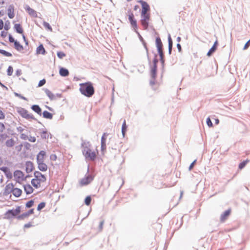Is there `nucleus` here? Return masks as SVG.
Listing matches in <instances>:
<instances>
[{
    "label": "nucleus",
    "instance_id": "1",
    "mask_svg": "<svg viewBox=\"0 0 250 250\" xmlns=\"http://www.w3.org/2000/svg\"><path fill=\"white\" fill-rule=\"evenodd\" d=\"M46 177L40 171H36L34 173V178L32 179L31 183L34 188L38 189L45 182Z\"/></svg>",
    "mask_w": 250,
    "mask_h": 250
},
{
    "label": "nucleus",
    "instance_id": "2",
    "mask_svg": "<svg viewBox=\"0 0 250 250\" xmlns=\"http://www.w3.org/2000/svg\"><path fill=\"white\" fill-rule=\"evenodd\" d=\"M80 91L85 96L91 97L94 94L95 89L91 82H86L80 84Z\"/></svg>",
    "mask_w": 250,
    "mask_h": 250
},
{
    "label": "nucleus",
    "instance_id": "3",
    "mask_svg": "<svg viewBox=\"0 0 250 250\" xmlns=\"http://www.w3.org/2000/svg\"><path fill=\"white\" fill-rule=\"evenodd\" d=\"M21 207L17 206L15 209L8 210L4 214V218L10 219L19 215L21 212Z\"/></svg>",
    "mask_w": 250,
    "mask_h": 250
},
{
    "label": "nucleus",
    "instance_id": "4",
    "mask_svg": "<svg viewBox=\"0 0 250 250\" xmlns=\"http://www.w3.org/2000/svg\"><path fill=\"white\" fill-rule=\"evenodd\" d=\"M98 153V152L97 150L96 151H93L88 147L84 148L83 151V154L85 156V158L89 159L90 160H95Z\"/></svg>",
    "mask_w": 250,
    "mask_h": 250
},
{
    "label": "nucleus",
    "instance_id": "5",
    "mask_svg": "<svg viewBox=\"0 0 250 250\" xmlns=\"http://www.w3.org/2000/svg\"><path fill=\"white\" fill-rule=\"evenodd\" d=\"M14 180L18 183H21L24 181L26 179V176L21 170H16L13 174Z\"/></svg>",
    "mask_w": 250,
    "mask_h": 250
},
{
    "label": "nucleus",
    "instance_id": "6",
    "mask_svg": "<svg viewBox=\"0 0 250 250\" xmlns=\"http://www.w3.org/2000/svg\"><path fill=\"white\" fill-rule=\"evenodd\" d=\"M141 23L143 26L144 29L146 30L150 21V15H141Z\"/></svg>",
    "mask_w": 250,
    "mask_h": 250
},
{
    "label": "nucleus",
    "instance_id": "7",
    "mask_svg": "<svg viewBox=\"0 0 250 250\" xmlns=\"http://www.w3.org/2000/svg\"><path fill=\"white\" fill-rule=\"evenodd\" d=\"M128 20L129 21V22L132 27V28L134 29V30L136 31V30L138 29L137 27V21L135 20L134 18V16L133 13L131 11V10H129L128 11Z\"/></svg>",
    "mask_w": 250,
    "mask_h": 250
},
{
    "label": "nucleus",
    "instance_id": "8",
    "mask_svg": "<svg viewBox=\"0 0 250 250\" xmlns=\"http://www.w3.org/2000/svg\"><path fill=\"white\" fill-rule=\"evenodd\" d=\"M138 2L142 5V9L141 15H150V13L149 12L150 11V7L147 2L142 0H140L138 1Z\"/></svg>",
    "mask_w": 250,
    "mask_h": 250
},
{
    "label": "nucleus",
    "instance_id": "9",
    "mask_svg": "<svg viewBox=\"0 0 250 250\" xmlns=\"http://www.w3.org/2000/svg\"><path fill=\"white\" fill-rule=\"evenodd\" d=\"M20 114L22 117L27 119H34L33 115L29 114L26 110L22 109L20 111Z\"/></svg>",
    "mask_w": 250,
    "mask_h": 250
},
{
    "label": "nucleus",
    "instance_id": "10",
    "mask_svg": "<svg viewBox=\"0 0 250 250\" xmlns=\"http://www.w3.org/2000/svg\"><path fill=\"white\" fill-rule=\"evenodd\" d=\"M15 188L14 185L13 183H9L7 184L4 188V193L9 194L12 193Z\"/></svg>",
    "mask_w": 250,
    "mask_h": 250
},
{
    "label": "nucleus",
    "instance_id": "11",
    "mask_svg": "<svg viewBox=\"0 0 250 250\" xmlns=\"http://www.w3.org/2000/svg\"><path fill=\"white\" fill-rule=\"evenodd\" d=\"M108 134L106 133H104L101 138V150L104 151L106 149V137Z\"/></svg>",
    "mask_w": 250,
    "mask_h": 250
},
{
    "label": "nucleus",
    "instance_id": "12",
    "mask_svg": "<svg viewBox=\"0 0 250 250\" xmlns=\"http://www.w3.org/2000/svg\"><path fill=\"white\" fill-rule=\"evenodd\" d=\"M46 155L45 151H41L37 156V162H44Z\"/></svg>",
    "mask_w": 250,
    "mask_h": 250
},
{
    "label": "nucleus",
    "instance_id": "13",
    "mask_svg": "<svg viewBox=\"0 0 250 250\" xmlns=\"http://www.w3.org/2000/svg\"><path fill=\"white\" fill-rule=\"evenodd\" d=\"M24 190L26 194H31L34 192V188L29 184L23 186Z\"/></svg>",
    "mask_w": 250,
    "mask_h": 250
},
{
    "label": "nucleus",
    "instance_id": "14",
    "mask_svg": "<svg viewBox=\"0 0 250 250\" xmlns=\"http://www.w3.org/2000/svg\"><path fill=\"white\" fill-rule=\"evenodd\" d=\"M38 167L42 171H46L48 169L47 165L44 162H37Z\"/></svg>",
    "mask_w": 250,
    "mask_h": 250
},
{
    "label": "nucleus",
    "instance_id": "15",
    "mask_svg": "<svg viewBox=\"0 0 250 250\" xmlns=\"http://www.w3.org/2000/svg\"><path fill=\"white\" fill-rule=\"evenodd\" d=\"M230 212H231V209H229L226 210L223 214H222L220 216L221 221L222 222H224L227 219V218L229 217V216L230 215Z\"/></svg>",
    "mask_w": 250,
    "mask_h": 250
},
{
    "label": "nucleus",
    "instance_id": "16",
    "mask_svg": "<svg viewBox=\"0 0 250 250\" xmlns=\"http://www.w3.org/2000/svg\"><path fill=\"white\" fill-rule=\"evenodd\" d=\"M92 180V178L91 176H87L86 177H85L81 180L80 184L82 186L87 185L90 183Z\"/></svg>",
    "mask_w": 250,
    "mask_h": 250
},
{
    "label": "nucleus",
    "instance_id": "17",
    "mask_svg": "<svg viewBox=\"0 0 250 250\" xmlns=\"http://www.w3.org/2000/svg\"><path fill=\"white\" fill-rule=\"evenodd\" d=\"M7 14L9 18L12 19L14 17V7L13 5H10L7 10Z\"/></svg>",
    "mask_w": 250,
    "mask_h": 250
},
{
    "label": "nucleus",
    "instance_id": "18",
    "mask_svg": "<svg viewBox=\"0 0 250 250\" xmlns=\"http://www.w3.org/2000/svg\"><path fill=\"white\" fill-rule=\"evenodd\" d=\"M26 171L27 172L29 173L33 171L34 169L33 164L31 162H27L26 163Z\"/></svg>",
    "mask_w": 250,
    "mask_h": 250
},
{
    "label": "nucleus",
    "instance_id": "19",
    "mask_svg": "<svg viewBox=\"0 0 250 250\" xmlns=\"http://www.w3.org/2000/svg\"><path fill=\"white\" fill-rule=\"evenodd\" d=\"M22 192V191L21 189L17 188H15L12 192V194L15 197H19L20 196H21Z\"/></svg>",
    "mask_w": 250,
    "mask_h": 250
},
{
    "label": "nucleus",
    "instance_id": "20",
    "mask_svg": "<svg viewBox=\"0 0 250 250\" xmlns=\"http://www.w3.org/2000/svg\"><path fill=\"white\" fill-rule=\"evenodd\" d=\"M59 73L62 76L66 77L69 75V71L67 69L62 67L60 68Z\"/></svg>",
    "mask_w": 250,
    "mask_h": 250
},
{
    "label": "nucleus",
    "instance_id": "21",
    "mask_svg": "<svg viewBox=\"0 0 250 250\" xmlns=\"http://www.w3.org/2000/svg\"><path fill=\"white\" fill-rule=\"evenodd\" d=\"M37 54H44L45 52V49L43 47V46L42 44L40 45L37 48L36 50Z\"/></svg>",
    "mask_w": 250,
    "mask_h": 250
},
{
    "label": "nucleus",
    "instance_id": "22",
    "mask_svg": "<svg viewBox=\"0 0 250 250\" xmlns=\"http://www.w3.org/2000/svg\"><path fill=\"white\" fill-rule=\"evenodd\" d=\"M31 108H32V110H34L35 112H36L38 114L41 115L42 109L39 105H32Z\"/></svg>",
    "mask_w": 250,
    "mask_h": 250
},
{
    "label": "nucleus",
    "instance_id": "23",
    "mask_svg": "<svg viewBox=\"0 0 250 250\" xmlns=\"http://www.w3.org/2000/svg\"><path fill=\"white\" fill-rule=\"evenodd\" d=\"M156 72H157V66L156 64L154 65V66L152 68L151 70V76L153 79H155L156 77Z\"/></svg>",
    "mask_w": 250,
    "mask_h": 250
},
{
    "label": "nucleus",
    "instance_id": "24",
    "mask_svg": "<svg viewBox=\"0 0 250 250\" xmlns=\"http://www.w3.org/2000/svg\"><path fill=\"white\" fill-rule=\"evenodd\" d=\"M14 28L18 33H19L20 34L23 33V30L22 27H21V24H15L14 25Z\"/></svg>",
    "mask_w": 250,
    "mask_h": 250
},
{
    "label": "nucleus",
    "instance_id": "25",
    "mask_svg": "<svg viewBox=\"0 0 250 250\" xmlns=\"http://www.w3.org/2000/svg\"><path fill=\"white\" fill-rule=\"evenodd\" d=\"M26 10L28 12L29 14L31 16L33 17L37 16L36 12L34 9L30 8L29 6H27Z\"/></svg>",
    "mask_w": 250,
    "mask_h": 250
},
{
    "label": "nucleus",
    "instance_id": "26",
    "mask_svg": "<svg viewBox=\"0 0 250 250\" xmlns=\"http://www.w3.org/2000/svg\"><path fill=\"white\" fill-rule=\"evenodd\" d=\"M43 117L44 118L52 119L53 118V115L47 111H44L42 113Z\"/></svg>",
    "mask_w": 250,
    "mask_h": 250
},
{
    "label": "nucleus",
    "instance_id": "27",
    "mask_svg": "<svg viewBox=\"0 0 250 250\" xmlns=\"http://www.w3.org/2000/svg\"><path fill=\"white\" fill-rule=\"evenodd\" d=\"M127 130V125H126V121L124 120V122L122 126V133L123 134V136L124 137L125 136V134Z\"/></svg>",
    "mask_w": 250,
    "mask_h": 250
},
{
    "label": "nucleus",
    "instance_id": "28",
    "mask_svg": "<svg viewBox=\"0 0 250 250\" xmlns=\"http://www.w3.org/2000/svg\"><path fill=\"white\" fill-rule=\"evenodd\" d=\"M156 44L158 49L162 48L163 44L161 42V39L159 37H157L156 38Z\"/></svg>",
    "mask_w": 250,
    "mask_h": 250
},
{
    "label": "nucleus",
    "instance_id": "29",
    "mask_svg": "<svg viewBox=\"0 0 250 250\" xmlns=\"http://www.w3.org/2000/svg\"><path fill=\"white\" fill-rule=\"evenodd\" d=\"M15 48L18 51H21L23 49L22 45H21L19 42L15 41L14 43Z\"/></svg>",
    "mask_w": 250,
    "mask_h": 250
},
{
    "label": "nucleus",
    "instance_id": "30",
    "mask_svg": "<svg viewBox=\"0 0 250 250\" xmlns=\"http://www.w3.org/2000/svg\"><path fill=\"white\" fill-rule=\"evenodd\" d=\"M5 144L7 147H12L14 145L15 142L13 139H10L6 141Z\"/></svg>",
    "mask_w": 250,
    "mask_h": 250
},
{
    "label": "nucleus",
    "instance_id": "31",
    "mask_svg": "<svg viewBox=\"0 0 250 250\" xmlns=\"http://www.w3.org/2000/svg\"><path fill=\"white\" fill-rule=\"evenodd\" d=\"M43 25L44 26V27L49 30V31H51L52 32V27H51V26L50 25L49 23L46 22V21H43Z\"/></svg>",
    "mask_w": 250,
    "mask_h": 250
},
{
    "label": "nucleus",
    "instance_id": "32",
    "mask_svg": "<svg viewBox=\"0 0 250 250\" xmlns=\"http://www.w3.org/2000/svg\"><path fill=\"white\" fill-rule=\"evenodd\" d=\"M45 93L50 99H53L55 97L53 93L48 89L45 90Z\"/></svg>",
    "mask_w": 250,
    "mask_h": 250
},
{
    "label": "nucleus",
    "instance_id": "33",
    "mask_svg": "<svg viewBox=\"0 0 250 250\" xmlns=\"http://www.w3.org/2000/svg\"><path fill=\"white\" fill-rule=\"evenodd\" d=\"M41 136L42 139H46L49 137V134L46 131H43L42 132Z\"/></svg>",
    "mask_w": 250,
    "mask_h": 250
},
{
    "label": "nucleus",
    "instance_id": "34",
    "mask_svg": "<svg viewBox=\"0 0 250 250\" xmlns=\"http://www.w3.org/2000/svg\"><path fill=\"white\" fill-rule=\"evenodd\" d=\"M0 53L6 57H11L12 54L4 50L0 49Z\"/></svg>",
    "mask_w": 250,
    "mask_h": 250
},
{
    "label": "nucleus",
    "instance_id": "35",
    "mask_svg": "<svg viewBox=\"0 0 250 250\" xmlns=\"http://www.w3.org/2000/svg\"><path fill=\"white\" fill-rule=\"evenodd\" d=\"M249 161H250V160L247 159V160L243 161V162L240 163L239 165V169H242L243 168H244L245 167V166L246 165V164Z\"/></svg>",
    "mask_w": 250,
    "mask_h": 250
},
{
    "label": "nucleus",
    "instance_id": "36",
    "mask_svg": "<svg viewBox=\"0 0 250 250\" xmlns=\"http://www.w3.org/2000/svg\"><path fill=\"white\" fill-rule=\"evenodd\" d=\"M45 205L46 203L44 202L40 203L38 206L37 210L40 211L45 207Z\"/></svg>",
    "mask_w": 250,
    "mask_h": 250
},
{
    "label": "nucleus",
    "instance_id": "37",
    "mask_svg": "<svg viewBox=\"0 0 250 250\" xmlns=\"http://www.w3.org/2000/svg\"><path fill=\"white\" fill-rule=\"evenodd\" d=\"M217 49V48L215 46H212V47L209 49L208 52L207 53V55L208 56H211V55L215 52V51Z\"/></svg>",
    "mask_w": 250,
    "mask_h": 250
},
{
    "label": "nucleus",
    "instance_id": "38",
    "mask_svg": "<svg viewBox=\"0 0 250 250\" xmlns=\"http://www.w3.org/2000/svg\"><path fill=\"white\" fill-rule=\"evenodd\" d=\"M91 201V198L90 196H87L85 200H84V203L87 206H89L90 204Z\"/></svg>",
    "mask_w": 250,
    "mask_h": 250
},
{
    "label": "nucleus",
    "instance_id": "39",
    "mask_svg": "<svg viewBox=\"0 0 250 250\" xmlns=\"http://www.w3.org/2000/svg\"><path fill=\"white\" fill-rule=\"evenodd\" d=\"M34 202L33 200H31L28 201L25 205V206L27 208H30L32 207L34 205Z\"/></svg>",
    "mask_w": 250,
    "mask_h": 250
},
{
    "label": "nucleus",
    "instance_id": "40",
    "mask_svg": "<svg viewBox=\"0 0 250 250\" xmlns=\"http://www.w3.org/2000/svg\"><path fill=\"white\" fill-rule=\"evenodd\" d=\"M10 22L9 21H7L5 22V24L3 26L4 29L6 31L10 29Z\"/></svg>",
    "mask_w": 250,
    "mask_h": 250
},
{
    "label": "nucleus",
    "instance_id": "41",
    "mask_svg": "<svg viewBox=\"0 0 250 250\" xmlns=\"http://www.w3.org/2000/svg\"><path fill=\"white\" fill-rule=\"evenodd\" d=\"M28 216H29V215H28V213L27 212L24 213L22 214L21 215L19 216L18 217V218L19 219H23L24 218H26L28 217Z\"/></svg>",
    "mask_w": 250,
    "mask_h": 250
},
{
    "label": "nucleus",
    "instance_id": "42",
    "mask_svg": "<svg viewBox=\"0 0 250 250\" xmlns=\"http://www.w3.org/2000/svg\"><path fill=\"white\" fill-rule=\"evenodd\" d=\"M7 75L8 76H11L13 72V68L12 66H9L7 70Z\"/></svg>",
    "mask_w": 250,
    "mask_h": 250
},
{
    "label": "nucleus",
    "instance_id": "43",
    "mask_svg": "<svg viewBox=\"0 0 250 250\" xmlns=\"http://www.w3.org/2000/svg\"><path fill=\"white\" fill-rule=\"evenodd\" d=\"M57 56L60 59H62L66 55L63 52L60 51L57 52Z\"/></svg>",
    "mask_w": 250,
    "mask_h": 250
},
{
    "label": "nucleus",
    "instance_id": "44",
    "mask_svg": "<svg viewBox=\"0 0 250 250\" xmlns=\"http://www.w3.org/2000/svg\"><path fill=\"white\" fill-rule=\"evenodd\" d=\"M27 140H28L29 141L32 142V143L35 142L36 140L35 137L31 136L27 137Z\"/></svg>",
    "mask_w": 250,
    "mask_h": 250
},
{
    "label": "nucleus",
    "instance_id": "45",
    "mask_svg": "<svg viewBox=\"0 0 250 250\" xmlns=\"http://www.w3.org/2000/svg\"><path fill=\"white\" fill-rule=\"evenodd\" d=\"M50 159L52 161H55L57 159V156L55 154H51L50 156Z\"/></svg>",
    "mask_w": 250,
    "mask_h": 250
},
{
    "label": "nucleus",
    "instance_id": "46",
    "mask_svg": "<svg viewBox=\"0 0 250 250\" xmlns=\"http://www.w3.org/2000/svg\"><path fill=\"white\" fill-rule=\"evenodd\" d=\"M168 46H169V50L170 51V50L172 46V41L171 39L170 36H169V37H168Z\"/></svg>",
    "mask_w": 250,
    "mask_h": 250
},
{
    "label": "nucleus",
    "instance_id": "47",
    "mask_svg": "<svg viewBox=\"0 0 250 250\" xmlns=\"http://www.w3.org/2000/svg\"><path fill=\"white\" fill-rule=\"evenodd\" d=\"M45 83H46V81L45 79L41 80L39 83L38 86L41 87V86L43 85Z\"/></svg>",
    "mask_w": 250,
    "mask_h": 250
},
{
    "label": "nucleus",
    "instance_id": "48",
    "mask_svg": "<svg viewBox=\"0 0 250 250\" xmlns=\"http://www.w3.org/2000/svg\"><path fill=\"white\" fill-rule=\"evenodd\" d=\"M207 125L209 127H212V123L211 121V120L209 118H208L207 119Z\"/></svg>",
    "mask_w": 250,
    "mask_h": 250
},
{
    "label": "nucleus",
    "instance_id": "49",
    "mask_svg": "<svg viewBox=\"0 0 250 250\" xmlns=\"http://www.w3.org/2000/svg\"><path fill=\"white\" fill-rule=\"evenodd\" d=\"M5 129V126L3 124L0 122V132H2Z\"/></svg>",
    "mask_w": 250,
    "mask_h": 250
},
{
    "label": "nucleus",
    "instance_id": "50",
    "mask_svg": "<svg viewBox=\"0 0 250 250\" xmlns=\"http://www.w3.org/2000/svg\"><path fill=\"white\" fill-rule=\"evenodd\" d=\"M5 118V114L0 109V120H3Z\"/></svg>",
    "mask_w": 250,
    "mask_h": 250
},
{
    "label": "nucleus",
    "instance_id": "51",
    "mask_svg": "<svg viewBox=\"0 0 250 250\" xmlns=\"http://www.w3.org/2000/svg\"><path fill=\"white\" fill-rule=\"evenodd\" d=\"M32 226H33V225H32V223L29 222V223H28L27 224H25L24 225V228H30L31 227H32Z\"/></svg>",
    "mask_w": 250,
    "mask_h": 250
},
{
    "label": "nucleus",
    "instance_id": "52",
    "mask_svg": "<svg viewBox=\"0 0 250 250\" xmlns=\"http://www.w3.org/2000/svg\"><path fill=\"white\" fill-rule=\"evenodd\" d=\"M158 53H159L161 59H162L163 57V53L162 48L158 49Z\"/></svg>",
    "mask_w": 250,
    "mask_h": 250
},
{
    "label": "nucleus",
    "instance_id": "53",
    "mask_svg": "<svg viewBox=\"0 0 250 250\" xmlns=\"http://www.w3.org/2000/svg\"><path fill=\"white\" fill-rule=\"evenodd\" d=\"M21 70L20 69L17 70L16 71V75L19 77L21 75Z\"/></svg>",
    "mask_w": 250,
    "mask_h": 250
},
{
    "label": "nucleus",
    "instance_id": "54",
    "mask_svg": "<svg viewBox=\"0 0 250 250\" xmlns=\"http://www.w3.org/2000/svg\"><path fill=\"white\" fill-rule=\"evenodd\" d=\"M196 160L194 161H193V162L190 164V165L189 166V170H191L193 168V167H194V164H195V163H196Z\"/></svg>",
    "mask_w": 250,
    "mask_h": 250
},
{
    "label": "nucleus",
    "instance_id": "55",
    "mask_svg": "<svg viewBox=\"0 0 250 250\" xmlns=\"http://www.w3.org/2000/svg\"><path fill=\"white\" fill-rule=\"evenodd\" d=\"M27 213H28V214L29 216L34 214V208H32V209H30L29 210H28L27 211Z\"/></svg>",
    "mask_w": 250,
    "mask_h": 250
},
{
    "label": "nucleus",
    "instance_id": "56",
    "mask_svg": "<svg viewBox=\"0 0 250 250\" xmlns=\"http://www.w3.org/2000/svg\"><path fill=\"white\" fill-rule=\"evenodd\" d=\"M9 41L10 42H14L15 43V41L14 39L10 35L9 37Z\"/></svg>",
    "mask_w": 250,
    "mask_h": 250
},
{
    "label": "nucleus",
    "instance_id": "57",
    "mask_svg": "<svg viewBox=\"0 0 250 250\" xmlns=\"http://www.w3.org/2000/svg\"><path fill=\"white\" fill-rule=\"evenodd\" d=\"M4 24L2 20L0 19V30L2 29L3 28Z\"/></svg>",
    "mask_w": 250,
    "mask_h": 250
},
{
    "label": "nucleus",
    "instance_id": "58",
    "mask_svg": "<svg viewBox=\"0 0 250 250\" xmlns=\"http://www.w3.org/2000/svg\"><path fill=\"white\" fill-rule=\"evenodd\" d=\"M104 224V221H101L100 222V225H99L100 230H102L103 228Z\"/></svg>",
    "mask_w": 250,
    "mask_h": 250
},
{
    "label": "nucleus",
    "instance_id": "59",
    "mask_svg": "<svg viewBox=\"0 0 250 250\" xmlns=\"http://www.w3.org/2000/svg\"><path fill=\"white\" fill-rule=\"evenodd\" d=\"M27 137H28V136L24 134H22L21 135V138L24 140H27Z\"/></svg>",
    "mask_w": 250,
    "mask_h": 250
},
{
    "label": "nucleus",
    "instance_id": "60",
    "mask_svg": "<svg viewBox=\"0 0 250 250\" xmlns=\"http://www.w3.org/2000/svg\"><path fill=\"white\" fill-rule=\"evenodd\" d=\"M155 79H153V80L151 81L150 82V84L151 85H153L155 84Z\"/></svg>",
    "mask_w": 250,
    "mask_h": 250
},
{
    "label": "nucleus",
    "instance_id": "61",
    "mask_svg": "<svg viewBox=\"0 0 250 250\" xmlns=\"http://www.w3.org/2000/svg\"><path fill=\"white\" fill-rule=\"evenodd\" d=\"M177 47L179 51H181V45L180 44L178 43L177 44Z\"/></svg>",
    "mask_w": 250,
    "mask_h": 250
},
{
    "label": "nucleus",
    "instance_id": "62",
    "mask_svg": "<svg viewBox=\"0 0 250 250\" xmlns=\"http://www.w3.org/2000/svg\"><path fill=\"white\" fill-rule=\"evenodd\" d=\"M218 41H217V40H216V41L214 43V44H213V46H215V47H216L217 48V46H218Z\"/></svg>",
    "mask_w": 250,
    "mask_h": 250
},
{
    "label": "nucleus",
    "instance_id": "63",
    "mask_svg": "<svg viewBox=\"0 0 250 250\" xmlns=\"http://www.w3.org/2000/svg\"><path fill=\"white\" fill-rule=\"evenodd\" d=\"M1 169L3 171L6 172L8 168L6 167H3L1 168Z\"/></svg>",
    "mask_w": 250,
    "mask_h": 250
},
{
    "label": "nucleus",
    "instance_id": "64",
    "mask_svg": "<svg viewBox=\"0 0 250 250\" xmlns=\"http://www.w3.org/2000/svg\"><path fill=\"white\" fill-rule=\"evenodd\" d=\"M6 34H7V32H1V36L2 37H5Z\"/></svg>",
    "mask_w": 250,
    "mask_h": 250
}]
</instances>
